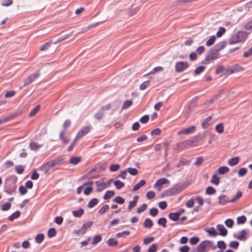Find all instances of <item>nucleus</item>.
Returning a JSON list of instances; mask_svg holds the SVG:
<instances>
[{
	"label": "nucleus",
	"mask_w": 252,
	"mask_h": 252,
	"mask_svg": "<svg viewBox=\"0 0 252 252\" xmlns=\"http://www.w3.org/2000/svg\"><path fill=\"white\" fill-rule=\"evenodd\" d=\"M249 32L241 31L232 35L229 40L230 44H236L244 41L248 36Z\"/></svg>",
	"instance_id": "1"
},
{
	"label": "nucleus",
	"mask_w": 252,
	"mask_h": 252,
	"mask_svg": "<svg viewBox=\"0 0 252 252\" xmlns=\"http://www.w3.org/2000/svg\"><path fill=\"white\" fill-rule=\"evenodd\" d=\"M206 136V132L199 133L196 136L191 137L190 139L186 140L183 142L179 143L177 144V148L180 149L184 145H191L192 144L197 143L202 139Z\"/></svg>",
	"instance_id": "2"
},
{
	"label": "nucleus",
	"mask_w": 252,
	"mask_h": 252,
	"mask_svg": "<svg viewBox=\"0 0 252 252\" xmlns=\"http://www.w3.org/2000/svg\"><path fill=\"white\" fill-rule=\"evenodd\" d=\"M220 58L219 54L213 48L210 49L206 54V57L202 63L208 64L213 60Z\"/></svg>",
	"instance_id": "3"
},
{
	"label": "nucleus",
	"mask_w": 252,
	"mask_h": 252,
	"mask_svg": "<svg viewBox=\"0 0 252 252\" xmlns=\"http://www.w3.org/2000/svg\"><path fill=\"white\" fill-rule=\"evenodd\" d=\"M71 124V121L70 120H66L63 124V130L60 133L59 138L64 144L68 143L69 141V139L65 136V134L66 133V130L67 128H68Z\"/></svg>",
	"instance_id": "4"
},
{
	"label": "nucleus",
	"mask_w": 252,
	"mask_h": 252,
	"mask_svg": "<svg viewBox=\"0 0 252 252\" xmlns=\"http://www.w3.org/2000/svg\"><path fill=\"white\" fill-rule=\"evenodd\" d=\"M185 187V185L183 184H178L167 190L166 193L168 195H175L181 192Z\"/></svg>",
	"instance_id": "5"
},
{
	"label": "nucleus",
	"mask_w": 252,
	"mask_h": 252,
	"mask_svg": "<svg viewBox=\"0 0 252 252\" xmlns=\"http://www.w3.org/2000/svg\"><path fill=\"white\" fill-rule=\"evenodd\" d=\"M213 246V243L209 240H205L201 242L196 249L197 252H206L208 251L207 249L211 248Z\"/></svg>",
	"instance_id": "6"
},
{
	"label": "nucleus",
	"mask_w": 252,
	"mask_h": 252,
	"mask_svg": "<svg viewBox=\"0 0 252 252\" xmlns=\"http://www.w3.org/2000/svg\"><path fill=\"white\" fill-rule=\"evenodd\" d=\"M111 108V105L108 104L102 106L95 114L94 118L97 120H101L104 114V111L109 110Z\"/></svg>",
	"instance_id": "7"
},
{
	"label": "nucleus",
	"mask_w": 252,
	"mask_h": 252,
	"mask_svg": "<svg viewBox=\"0 0 252 252\" xmlns=\"http://www.w3.org/2000/svg\"><path fill=\"white\" fill-rule=\"evenodd\" d=\"M40 76L39 71L38 70L34 73L30 75L27 79L25 80L24 86H27L31 84L34 80L37 79Z\"/></svg>",
	"instance_id": "8"
},
{
	"label": "nucleus",
	"mask_w": 252,
	"mask_h": 252,
	"mask_svg": "<svg viewBox=\"0 0 252 252\" xmlns=\"http://www.w3.org/2000/svg\"><path fill=\"white\" fill-rule=\"evenodd\" d=\"M93 224L92 221H88L85 223H84L82 227L78 230H75L74 231V233H76L78 235L79 234H84L85 233L87 229L90 228Z\"/></svg>",
	"instance_id": "9"
},
{
	"label": "nucleus",
	"mask_w": 252,
	"mask_h": 252,
	"mask_svg": "<svg viewBox=\"0 0 252 252\" xmlns=\"http://www.w3.org/2000/svg\"><path fill=\"white\" fill-rule=\"evenodd\" d=\"M189 64L185 62H178L175 64V71L177 72H183L185 69L188 68Z\"/></svg>",
	"instance_id": "10"
},
{
	"label": "nucleus",
	"mask_w": 252,
	"mask_h": 252,
	"mask_svg": "<svg viewBox=\"0 0 252 252\" xmlns=\"http://www.w3.org/2000/svg\"><path fill=\"white\" fill-rule=\"evenodd\" d=\"M196 127L194 126H191L187 128H184L178 132V134L181 135L182 134H189L193 133L195 130Z\"/></svg>",
	"instance_id": "11"
},
{
	"label": "nucleus",
	"mask_w": 252,
	"mask_h": 252,
	"mask_svg": "<svg viewBox=\"0 0 252 252\" xmlns=\"http://www.w3.org/2000/svg\"><path fill=\"white\" fill-rule=\"evenodd\" d=\"M90 131V127L89 126L83 127L77 133L76 137V139H80L87 134Z\"/></svg>",
	"instance_id": "12"
},
{
	"label": "nucleus",
	"mask_w": 252,
	"mask_h": 252,
	"mask_svg": "<svg viewBox=\"0 0 252 252\" xmlns=\"http://www.w3.org/2000/svg\"><path fill=\"white\" fill-rule=\"evenodd\" d=\"M51 164V162L50 161L47 162V163L43 164L40 167V169L44 172V174H48L49 171L53 167V166Z\"/></svg>",
	"instance_id": "13"
},
{
	"label": "nucleus",
	"mask_w": 252,
	"mask_h": 252,
	"mask_svg": "<svg viewBox=\"0 0 252 252\" xmlns=\"http://www.w3.org/2000/svg\"><path fill=\"white\" fill-rule=\"evenodd\" d=\"M247 231L243 229L238 232L236 235H234V237L239 240H245L247 238Z\"/></svg>",
	"instance_id": "14"
},
{
	"label": "nucleus",
	"mask_w": 252,
	"mask_h": 252,
	"mask_svg": "<svg viewBox=\"0 0 252 252\" xmlns=\"http://www.w3.org/2000/svg\"><path fill=\"white\" fill-rule=\"evenodd\" d=\"M95 184L97 187L96 191L98 192L102 191L106 188V184L101 182V181H95Z\"/></svg>",
	"instance_id": "15"
},
{
	"label": "nucleus",
	"mask_w": 252,
	"mask_h": 252,
	"mask_svg": "<svg viewBox=\"0 0 252 252\" xmlns=\"http://www.w3.org/2000/svg\"><path fill=\"white\" fill-rule=\"evenodd\" d=\"M169 181L165 178H160L157 180L154 185L155 188L157 187H160L163 185L168 184H169Z\"/></svg>",
	"instance_id": "16"
},
{
	"label": "nucleus",
	"mask_w": 252,
	"mask_h": 252,
	"mask_svg": "<svg viewBox=\"0 0 252 252\" xmlns=\"http://www.w3.org/2000/svg\"><path fill=\"white\" fill-rule=\"evenodd\" d=\"M230 202V200L224 195H220L219 196V203L222 205H225L227 203Z\"/></svg>",
	"instance_id": "17"
},
{
	"label": "nucleus",
	"mask_w": 252,
	"mask_h": 252,
	"mask_svg": "<svg viewBox=\"0 0 252 252\" xmlns=\"http://www.w3.org/2000/svg\"><path fill=\"white\" fill-rule=\"evenodd\" d=\"M217 229L220 231V235L225 236L227 234V230L225 229L222 224H218Z\"/></svg>",
	"instance_id": "18"
},
{
	"label": "nucleus",
	"mask_w": 252,
	"mask_h": 252,
	"mask_svg": "<svg viewBox=\"0 0 252 252\" xmlns=\"http://www.w3.org/2000/svg\"><path fill=\"white\" fill-rule=\"evenodd\" d=\"M229 170V169L228 167L225 166H221L218 169L217 173L219 175H223L227 173Z\"/></svg>",
	"instance_id": "19"
},
{
	"label": "nucleus",
	"mask_w": 252,
	"mask_h": 252,
	"mask_svg": "<svg viewBox=\"0 0 252 252\" xmlns=\"http://www.w3.org/2000/svg\"><path fill=\"white\" fill-rule=\"evenodd\" d=\"M211 119V116H209L203 121L201 124L202 127L203 129H206L210 125L209 122Z\"/></svg>",
	"instance_id": "20"
},
{
	"label": "nucleus",
	"mask_w": 252,
	"mask_h": 252,
	"mask_svg": "<svg viewBox=\"0 0 252 252\" xmlns=\"http://www.w3.org/2000/svg\"><path fill=\"white\" fill-rule=\"evenodd\" d=\"M51 164L55 167L56 166L61 165L63 164V158H57L54 160H50Z\"/></svg>",
	"instance_id": "21"
},
{
	"label": "nucleus",
	"mask_w": 252,
	"mask_h": 252,
	"mask_svg": "<svg viewBox=\"0 0 252 252\" xmlns=\"http://www.w3.org/2000/svg\"><path fill=\"white\" fill-rule=\"evenodd\" d=\"M239 161V158L238 157H235L230 158L228 161V163L229 165L233 166L238 163Z\"/></svg>",
	"instance_id": "22"
},
{
	"label": "nucleus",
	"mask_w": 252,
	"mask_h": 252,
	"mask_svg": "<svg viewBox=\"0 0 252 252\" xmlns=\"http://www.w3.org/2000/svg\"><path fill=\"white\" fill-rule=\"evenodd\" d=\"M146 181L145 180H141L138 183H137L136 185H135L133 189V191H135L139 189L141 187H143L146 184Z\"/></svg>",
	"instance_id": "23"
},
{
	"label": "nucleus",
	"mask_w": 252,
	"mask_h": 252,
	"mask_svg": "<svg viewBox=\"0 0 252 252\" xmlns=\"http://www.w3.org/2000/svg\"><path fill=\"white\" fill-rule=\"evenodd\" d=\"M153 225V222L152 220L149 218L146 219L143 223L144 226L147 228H151L152 227Z\"/></svg>",
	"instance_id": "24"
},
{
	"label": "nucleus",
	"mask_w": 252,
	"mask_h": 252,
	"mask_svg": "<svg viewBox=\"0 0 252 252\" xmlns=\"http://www.w3.org/2000/svg\"><path fill=\"white\" fill-rule=\"evenodd\" d=\"M225 46V44L223 42H220L216 44L213 49L215 50L218 53L219 51L223 49Z\"/></svg>",
	"instance_id": "25"
},
{
	"label": "nucleus",
	"mask_w": 252,
	"mask_h": 252,
	"mask_svg": "<svg viewBox=\"0 0 252 252\" xmlns=\"http://www.w3.org/2000/svg\"><path fill=\"white\" fill-rule=\"evenodd\" d=\"M98 203V200L97 198H94L91 200L88 204V207L89 208H92L94 207L95 205H96Z\"/></svg>",
	"instance_id": "26"
},
{
	"label": "nucleus",
	"mask_w": 252,
	"mask_h": 252,
	"mask_svg": "<svg viewBox=\"0 0 252 252\" xmlns=\"http://www.w3.org/2000/svg\"><path fill=\"white\" fill-rule=\"evenodd\" d=\"M210 182L212 184L218 186L220 183V177H218L216 174H214L213 175Z\"/></svg>",
	"instance_id": "27"
},
{
	"label": "nucleus",
	"mask_w": 252,
	"mask_h": 252,
	"mask_svg": "<svg viewBox=\"0 0 252 252\" xmlns=\"http://www.w3.org/2000/svg\"><path fill=\"white\" fill-rule=\"evenodd\" d=\"M132 101L131 100H125L123 104V106L122 107V110H124L128 108L132 104Z\"/></svg>",
	"instance_id": "28"
},
{
	"label": "nucleus",
	"mask_w": 252,
	"mask_h": 252,
	"mask_svg": "<svg viewBox=\"0 0 252 252\" xmlns=\"http://www.w3.org/2000/svg\"><path fill=\"white\" fill-rule=\"evenodd\" d=\"M84 211L83 209H80L78 210L73 211L72 212V214L74 217H80L84 214Z\"/></svg>",
	"instance_id": "29"
},
{
	"label": "nucleus",
	"mask_w": 252,
	"mask_h": 252,
	"mask_svg": "<svg viewBox=\"0 0 252 252\" xmlns=\"http://www.w3.org/2000/svg\"><path fill=\"white\" fill-rule=\"evenodd\" d=\"M168 217L172 220L177 221L179 219V216L178 214L176 212L175 213H170L168 214Z\"/></svg>",
	"instance_id": "30"
},
{
	"label": "nucleus",
	"mask_w": 252,
	"mask_h": 252,
	"mask_svg": "<svg viewBox=\"0 0 252 252\" xmlns=\"http://www.w3.org/2000/svg\"><path fill=\"white\" fill-rule=\"evenodd\" d=\"M21 214V212L19 211H17L13 213L11 215L8 217V219L10 221H13L14 219L18 218Z\"/></svg>",
	"instance_id": "31"
},
{
	"label": "nucleus",
	"mask_w": 252,
	"mask_h": 252,
	"mask_svg": "<svg viewBox=\"0 0 252 252\" xmlns=\"http://www.w3.org/2000/svg\"><path fill=\"white\" fill-rule=\"evenodd\" d=\"M81 160V157H72L70 158V163L74 165H76L78 164Z\"/></svg>",
	"instance_id": "32"
},
{
	"label": "nucleus",
	"mask_w": 252,
	"mask_h": 252,
	"mask_svg": "<svg viewBox=\"0 0 252 252\" xmlns=\"http://www.w3.org/2000/svg\"><path fill=\"white\" fill-rule=\"evenodd\" d=\"M206 231L210 236L213 237H216L218 235L217 232L216 231L214 227H211L209 229L206 230Z\"/></svg>",
	"instance_id": "33"
},
{
	"label": "nucleus",
	"mask_w": 252,
	"mask_h": 252,
	"mask_svg": "<svg viewBox=\"0 0 252 252\" xmlns=\"http://www.w3.org/2000/svg\"><path fill=\"white\" fill-rule=\"evenodd\" d=\"M29 146L32 150H36L40 148L42 145H39L35 142H32L30 143Z\"/></svg>",
	"instance_id": "34"
},
{
	"label": "nucleus",
	"mask_w": 252,
	"mask_h": 252,
	"mask_svg": "<svg viewBox=\"0 0 252 252\" xmlns=\"http://www.w3.org/2000/svg\"><path fill=\"white\" fill-rule=\"evenodd\" d=\"M109 208V205H103L98 211V213L100 215H102L104 214L106 212H107Z\"/></svg>",
	"instance_id": "35"
},
{
	"label": "nucleus",
	"mask_w": 252,
	"mask_h": 252,
	"mask_svg": "<svg viewBox=\"0 0 252 252\" xmlns=\"http://www.w3.org/2000/svg\"><path fill=\"white\" fill-rule=\"evenodd\" d=\"M114 185L118 189H122L125 186V184L120 180H116L114 182Z\"/></svg>",
	"instance_id": "36"
},
{
	"label": "nucleus",
	"mask_w": 252,
	"mask_h": 252,
	"mask_svg": "<svg viewBox=\"0 0 252 252\" xmlns=\"http://www.w3.org/2000/svg\"><path fill=\"white\" fill-rule=\"evenodd\" d=\"M114 195V192L112 190L107 191L103 196L104 199H108L110 198Z\"/></svg>",
	"instance_id": "37"
},
{
	"label": "nucleus",
	"mask_w": 252,
	"mask_h": 252,
	"mask_svg": "<svg viewBox=\"0 0 252 252\" xmlns=\"http://www.w3.org/2000/svg\"><path fill=\"white\" fill-rule=\"evenodd\" d=\"M242 193L241 191H238L236 194L230 200V202H235L237 201L240 197H241Z\"/></svg>",
	"instance_id": "38"
},
{
	"label": "nucleus",
	"mask_w": 252,
	"mask_h": 252,
	"mask_svg": "<svg viewBox=\"0 0 252 252\" xmlns=\"http://www.w3.org/2000/svg\"><path fill=\"white\" fill-rule=\"evenodd\" d=\"M53 43V41L47 42L42 45L40 47L41 51H45L48 49V48L51 46V45Z\"/></svg>",
	"instance_id": "39"
},
{
	"label": "nucleus",
	"mask_w": 252,
	"mask_h": 252,
	"mask_svg": "<svg viewBox=\"0 0 252 252\" xmlns=\"http://www.w3.org/2000/svg\"><path fill=\"white\" fill-rule=\"evenodd\" d=\"M216 40V36L213 35L206 42V45L207 46H210L212 45L215 42Z\"/></svg>",
	"instance_id": "40"
},
{
	"label": "nucleus",
	"mask_w": 252,
	"mask_h": 252,
	"mask_svg": "<svg viewBox=\"0 0 252 252\" xmlns=\"http://www.w3.org/2000/svg\"><path fill=\"white\" fill-rule=\"evenodd\" d=\"M244 28L247 31H252V19L245 25Z\"/></svg>",
	"instance_id": "41"
},
{
	"label": "nucleus",
	"mask_w": 252,
	"mask_h": 252,
	"mask_svg": "<svg viewBox=\"0 0 252 252\" xmlns=\"http://www.w3.org/2000/svg\"><path fill=\"white\" fill-rule=\"evenodd\" d=\"M44 235L42 233H41V234H37L35 237V241L36 242L39 244V243H41L43 240H44Z\"/></svg>",
	"instance_id": "42"
},
{
	"label": "nucleus",
	"mask_w": 252,
	"mask_h": 252,
	"mask_svg": "<svg viewBox=\"0 0 252 252\" xmlns=\"http://www.w3.org/2000/svg\"><path fill=\"white\" fill-rule=\"evenodd\" d=\"M167 220L165 218H161L158 220V225H162L163 227H166Z\"/></svg>",
	"instance_id": "43"
},
{
	"label": "nucleus",
	"mask_w": 252,
	"mask_h": 252,
	"mask_svg": "<svg viewBox=\"0 0 252 252\" xmlns=\"http://www.w3.org/2000/svg\"><path fill=\"white\" fill-rule=\"evenodd\" d=\"M101 240V237L100 235H95L93 238V242L92 244L93 245H96L98 243L100 242Z\"/></svg>",
	"instance_id": "44"
},
{
	"label": "nucleus",
	"mask_w": 252,
	"mask_h": 252,
	"mask_svg": "<svg viewBox=\"0 0 252 252\" xmlns=\"http://www.w3.org/2000/svg\"><path fill=\"white\" fill-rule=\"evenodd\" d=\"M246 221V217L245 216H241L237 219V224H244Z\"/></svg>",
	"instance_id": "45"
},
{
	"label": "nucleus",
	"mask_w": 252,
	"mask_h": 252,
	"mask_svg": "<svg viewBox=\"0 0 252 252\" xmlns=\"http://www.w3.org/2000/svg\"><path fill=\"white\" fill-rule=\"evenodd\" d=\"M107 243L109 246H114L117 245L118 241L115 238H110L108 240Z\"/></svg>",
	"instance_id": "46"
},
{
	"label": "nucleus",
	"mask_w": 252,
	"mask_h": 252,
	"mask_svg": "<svg viewBox=\"0 0 252 252\" xmlns=\"http://www.w3.org/2000/svg\"><path fill=\"white\" fill-rule=\"evenodd\" d=\"M215 192L216 189L212 187H209L206 189V193L209 195L214 194Z\"/></svg>",
	"instance_id": "47"
},
{
	"label": "nucleus",
	"mask_w": 252,
	"mask_h": 252,
	"mask_svg": "<svg viewBox=\"0 0 252 252\" xmlns=\"http://www.w3.org/2000/svg\"><path fill=\"white\" fill-rule=\"evenodd\" d=\"M24 167L23 165H16L15 166V170L16 172L19 174H21L24 171Z\"/></svg>",
	"instance_id": "48"
},
{
	"label": "nucleus",
	"mask_w": 252,
	"mask_h": 252,
	"mask_svg": "<svg viewBox=\"0 0 252 252\" xmlns=\"http://www.w3.org/2000/svg\"><path fill=\"white\" fill-rule=\"evenodd\" d=\"M127 172H128L131 175L134 176L138 173L137 170L135 168L129 167L126 169Z\"/></svg>",
	"instance_id": "49"
},
{
	"label": "nucleus",
	"mask_w": 252,
	"mask_h": 252,
	"mask_svg": "<svg viewBox=\"0 0 252 252\" xmlns=\"http://www.w3.org/2000/svg\"><path fill=\"white\" fill-rule=\"evenodd\" d=\"M215 129L218 132L220 133H222L223 131V124L222 123H220L217 125L215 127Z\"/></svg>",
	"instance_id": "50"
},
{
	"label": "nucleus",
	"mask_w": 252,
	"mask_h": 252,
	"mask_svg": "<svg viewBox=\"0 0 252 252\" xmlns=\"http://www.w3.org/2000/svg\"><path fill=\"white\" fill-rule=\"evenodd\" d=\"M113 201L119 204H123L125 202V200L121 196H117L113 199Z\"/></svg>",
	"instance_id": "51"
},
{
	"label": "nucleus",
	"mask_w": 252,
	"mask_h": 252,
	"mask_svg": "<svg viewBox=\"0 0 252 252\" xmlns=\"http://www.w3.org/2000/svg\"><path fill=\"white\" fill-rule=\"evenodd\" d=\"M56 234V231L55 228H51L48 230V236L49 237H53L55 236Z\"/></svg>",
	"instance_id": "52"
},
{
	"label": "nucleus",
	"mask_w": 252,
	"mask_h": 252,
	"mask_svg": "<svg viewBox=\"0 0 252 252\" xmlns=\"http://www.w3.org/2000/svg\"><path fill=\"white\" fill-rule=\"evenodd\" d=\"M163 70V68L161 66H157L155 67L152 71H151L149 73L145 75L144 76H146L148 74H154L157 72L161 71Z\"/></svg>",
	"instance_id": "53"
},
{
	"label": "nucleus",
	"mask_w": 252,
	"mask_h": 252,
	"mask_svg": "<svg viewBox=\"0 0 252 252\" xmlns=\"http://www.w3.org/2000/svg\"><path fill=\"white\" fill-rule=\"evenodd\" d=\"M40 109V106L37 105L36 107H35L30 113V116L32 117L34 116L37 112L39 111Z\"/></svg>",
	"instance_id": "54"
},
{
	"label": "nucleus",
	"mask_w": 252,
	"mask_h": 252,
	"mask_svg": "<svg viewBox=\"0 0 252 252\" xmlns=\"http://www.w3.org/2000/svg\"><path fill=\"white\" fill-rule=\"evenodd\" d=\"M147 205L146 204H143L141 206L139 207L137 210V213L141 214L147 209Z\"/></svg>",
	"instance_id": "55"
},
{
	"label": "nucleus",
	"mask_w": 252,
	"mask_h": 252,
	"mask_svg": "<svg viewBox=\"0 0 252 252\" xmlns=\"http://www.w3.org/2000/svg\"><path fill=\"white\" fill-rule=\"evenodd\" d=\"M247 172V169L246 168H240L238 172V174L239 177H243L246 175Z\"/></svg>",
	"instance_id": "56"
},
{
	"label": "nucleus",
	"mask_w": 252,
	"mask_h": 252,
	"mask_svg": "<svg viewBox=\"0 0 252 252\" xmlns=\"http://www.w3.org/2000/svg\"><path fill=\"white\" fill-rule=\"evenodd\" d=\"M11 206V203L9 202H7L1 206V210L3 211H6L8 210Z\"/></svg>",
	"instance_id": "57"
},
{
	"label": "nucleus",
	"mask_w": 252,
	"mask_h": 252,
	"mask_svg": "<svg viewBox=\"0 0 252 252\" xmlns=\"http://www.w3.org/2000/svg\"><path fill=\"white\" fill-rule=\"evenodd\" d=\"M149 81H146L141 84V85L140 86L139 89L141 90H144L149 86Z\"/></svg>",
	"instance_id": "58"
},
{
	"label": "nucleus",
	"mask_w": 252,
	"mask_h": 252,
	"mask_svg": "<svg viewBox=\"0 0 252 252\" xmlns=\"http://www.w3.org/2000/svg\"><path fill=\"white\" fill-rule=\"evenodd\" d=\"M158 211L156 208H153L150 209L149 211V214L151 216L153 217H155L158 214Z\"/></svg>",
	"instance_id": "59"
},
{
	"label": "nucleus",
	"mask_w": 252,
	"mask_h": 252,
	"mask_svg": "<svg viewBox=\"0 0 252 252\" xmlns=\"http://www.w3.org/2000/svg\"><path fill=\"white\" fill-rule=\"evenodd\" d=\"M224 223L227 227L231 228L233 226L234 222L232 219H228L225 221Z\"/></svg>",
	"instance_id": "60"
},
{
	"label": "nucleus",
	"mask_w": 252,
	"mask_h": 252,
	"mask_svg": "<svg viewBox=\"0 0 252 252\" xmlns=\"http://www.w3.org/2000/svg\"><path fill=\"white\" fill-rule=\"evenodd\" d=\"M120 167V166L118 164H113L110 167V170L112 172H116L118 171Z\"/></svg>",
	"instance_id": "61"
},
{
	"label": "nucleus",
	"mask_w": 252,
	"mask_h": 252,
	"mask_svg": "<svg viewBox=\"0 0 252 252\" xmlns=\"http://www.w3.org/2000/svg\"><path fill=\"white\" fill-rule=\"evenodd\" d=\"M252 7V1H250L246 3L244 6L243 8L245 9L246 12L249 11L250 9Z\"/></svg>",
	"instance_id": "62"
},
{
	"label": "nucleus",
	"mask_w": 252,
	"mask_h": 252,
	"mask_svg": "<svg viewBox=\"0 0 252 252\" xmlns=\"http://www.w3.org/2000/svg\"><path fill=\"white\" fill-rule=\"evenodd\" d=\"M252 55V46L247 51L244 52L243 56L245 58H249Z\"/></svg>",
	"instance_id": "63"
},
{
	"label": "nucleus",
	"mask_w": 252,
	"mask_h": 252,
	"mask_svg": "<svg viewBox=\"0 0 252 252\" xmlns=\"http://www.w3.org/2000/svg\"><path fill=\"white\" fill-rule=\"evenodd\" d=\"M157 250V246L155 244H152L151 247L148 249V252H156Z\"/></svg>",
	"instance_id": "64"
}]
</instances>
